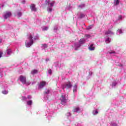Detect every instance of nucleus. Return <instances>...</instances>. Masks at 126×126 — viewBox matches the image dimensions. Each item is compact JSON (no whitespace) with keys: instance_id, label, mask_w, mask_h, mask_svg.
Here are the masks:
<instances>
[{"instance_id":"c85d7f7f","label":"nucleus","mask_w":126,"mask_h":126,"mask_svg":"<svg viewBox=\"0 0 126 126\" xmlns=\"http://www.w3.org/2000/svg\"><path fill=\"white\" fill-rule=\"evenodd\" d=\"M110 126H118V124H117V123H116V122L113 121L111 123Z\"/></svg>"},{"instance_id":"20e7f679","label":"nucleus","mask_w":126,"mask_h":126,"mask_svg":"<svg viewBox=\"0 0 126 126\" xmlns=\"http://www.w3.org/2000/svg\"><path fill=\"white\" fill-rule=\"evenodd\" d=\"M19 80L22 83V84H24L25 85H30V84H31V83L26 81V77L25 76H20L19 77Z\"/></svg>"},{"instance_id":"1a4fd4ad","label":"nucleus","mask_w":126,"mask_h":126,"mask_svg":"<svg viewBox=\"0 0 126 126\" xmlns=\"http://www.w3.org/2000/svg\"><path fill=\"white\" fill-rule=\"evenodd\" d=\"M46 85H47V82L45 81L40 82V84L38 85V89H42V88H44Z\"/></svg>"},{"instance_id":"58836bf2","label":"nucleus","mask_w":126,"mask_h":126,"mask_svg":"<svg viewBox=\"0 0 126 126\" xmlns=\"http://www.w3.org/2000/svg\"><path fill=\"white\" fill-rule=\"evenodd\" d=\"M92 74H93V72L92 71H90L89 73V77L90 78L91 76H92Z\"/></svg>"},{"instance_id":"a878e982","label":"nucleus","mask_w":126,"mask_h":126,"mask_svg":"<svg viewBox=\"0 0 126 126\" xmlns=\"http://www.w3.org/2000/svg\"><path fill=\"white\" fill-rule=\"evenodd\" d=\"M47 75H51V74H52V69H47Z\"/></svg>"},{"instance_id":"7c9ffc66","label":"nucleus","mask_w":126,"mask_h":126,"mask_svg":"<svg viewBox=\"0 0 126 126\" xmlns=\"http://www.w3.org/2000/svg\"><path fill=\"white\" fill-rule=\"evenodd\" d=\"M74 112L75 113H78L79 112V107H76L74 109Z\"/></svg>"},{"instance_id":"c03bdc74","label":"nucleus","mask_w":126,"mask_h":126,"mask_svg":"<svg viewBox=\"0 0 126 126\" xmlns=\"http://www.w3.org/2000/svg\"><path fill=\"white\" fill-rule=\"evenodd\" d=\"M66 116H67V117H70V116H71V114L70 113V112H68L66 114Z\"/></svg>"},{"instance_id":"4be33fe9","label":"nucleus","mask_w":126,"mask_h":126,"mask_svg":"<svg viewBox=\"0 0 126 126\" xmlns=\"http://www.w3.org/2000/svg\"><path fill=\"white\" fill-rule=\"evenodd\" d=\"M54 65L57 67V68H60V63L59 62H56L54 63Z\"/></svg>"},{"instance_id":"f3484780","label":"nucleus","mask_w":126,"mask_h":126,"mask_svg":"<svg viewBox=\"0 0 126 126\" xmlns=\"http://www.w3.org/2000/svg\"><path fill=\"white\" fill-rule=\"evenodd\" d=\"M59 27H58V26H55L54 28V32H55V33H57V32H59Z\"/></svg>"},{"instance_id":"a18cd8bd","label":"nucleus","mask_w":126,"mask_h":126,"mask_svg":"<svg viewBox=\"0 0 126 126\" xmlns=\"http://www.w3.org/2000/svg\"><path fill=\"white\" fill-rule=\"evenodd\" d=\"M2 57V51H0V58Z\"/></svg>"},{"instance_id":"6ab92c4d","label":"nucleus","mask_w":126,"mask_h":126,"mask_svg":"<svg viewBox=\"0 0 126 126\" xmlns=\"http://www.w3.org/2000/svg\"><path fill=\"white\" fill-rule=\"evenodd\" d=\"M117 35H121V34H123V30L121 29H118L116 32Z\"/></svg>"},{"instance_id":"f03ea898","label":"nucleus","mask_w":126,"mask_h":126,"mask_svg":"<svg viewBox=\"0 0 126 126\" xmlns=\"http://www.w3.org/2000/svg\"><path fill=\"white\" fill-rule=\"evenodd\" d=\"M91 37V35H90V34H86L84 38H81L78 42L74 43L72 46L73 49L77 51V50H78L82 45L85 44V42L87 39H89Z\"/></svg>"},{"instance_id":"9d476101","label":"nucleus","mask_w":126,"mask_h":126,"mask_svg":"<svg viewBox=\"0 0 126 126\" xmlns=\"http://www.w3.org/2000/svg\"><path fill=\"white\" fill-rule=\"evenodd\" d=\"M47 48H48V44H42L41 50H42V51H43V52H44L45 53H46V52H47Z\"/></svg>"},{"instance_id":"b1692460","label":"nucleus","mask_w":126,"mask_h":126,"mask_svg":"<svg viewBox=\"0 0 126 126\" xmlns=\"http://www.w3.org/2000/svg\"><path fill=\"white\" fill-rule=\"evenodd\" d=\"M42 31H47L49 29L48 27L43 26L41 28Z\"/></svg>"},{"instance_id":"9b49d317","label":"nucleus","mask_w":126,"mask_h":126,"mask_svg":"<svg viewBox=\"0 0 126 126\" xmlns=\"http://www.w3.org/2000/svg\"><path fill=\"white\" fill-rule=\"evenodd\" d=\"M111 35H114V32L111 30H108L105 32V36H110Z\"/></svg>"},{"instance_id":"e433bc0d","label":"nucleus","mask_w":126,"mask_h":126,"mask_svg":"<svg viewBox=\"0 0 126 126\" xmlns=\"http://www.w3.org/2000/svg\"><path fill=\"white\" fill-rule=\"evenodd\" d=\"M109 54L110 55H113V56H115V54H116V52L115 51H110L109 52Z\"/></svg>"},{"instance_id":"6e6552de","label":"nucleus","mask_w":126,"mask_h":126,"mask_svg":"<svg viewBox=\"0 0 126 126\" xmlns=\"http://www.w3.org/2000/svg\"><path fill=\"white\" fill-rule=\"evenodd\" d=\"M66 9L70 11H72L74 9V6H73L72 3L68 4L66 7Z\"/></svg>"},{"instance_id":"37998d69","label":"nucleus","mask_w":126,"mask_h":126,"mask_svg":"<svg viewBox=\"0 0 126 126\" xmlns=\"http://www.w3.org/2000/svg\"><path fill=\"white\" fill-rule=\"evenodd\" d=\"M45 63H48V62H50V58H46L45 60Z\"/></svg>"},{"instance_id":"f704fd0d","label":"nucleus","mask_w":126,"mask_h":126,"mask_svg":"<svg viewBox=\"0 0 126 126\" xmlns=\"http://www.w3.org/2000/svg\"><path fill=\"white\" fill-rule=\"evenodd\" d=\"M122 19H124V17L122 15H120L118 17V20H122Z\"/></svg>"},{"instance_id":"79ce46f5","label":"nucleus","mask_w":126,"mask_h":126,"mask_svg":"<svg viewBox=\"0 0 126 126\" xmlns=\"http://www.w3.org/2000/svg\"><path fill=\"white\" fill-rule=\"evenodd\" d=\"M75 126H82L81 123H77L75 124Z\"/></svg>"},{"instance_id":"dca6fc26","label":"nucleus","mask_w":126,"mask_h":126,"mask_svg":"<svg viewBox=\"0 0 126 126\" xmlns=\"http://www.w3.org/2000/svg\"><path fill=\"white\" fill-rule=\"evenodd\" d=\"M73 92L74 94L76 93V92H77V85H75L73 87Z\"/></svg>"},{"instance_id":"4c0bfd02","label":"nucleus","mask_w":126,"mask_h":126,"mask_svg":"<svg viewBox=\"0 0 126 126\" xmlns=\"http://www.w3.org/2000/svg\"><path fill=\"white\" fill-rule=\"evenodd\" d=\"M93 27V25H91V26H89V27H88L87 28V29L88 30H90V29H92V28Z\"/></svg>"},{"instance_id":"5701e85b","label":"nucleus","mask_w":126,"mask_h":126,"mask_svg":"<svg viewBox=\"0 0 126 126\" xmlns=\"http://www.w3.org/2000/svg\"><path fill=\"white\" fill-rule=\"evenodd\" d=\"M78 8H83L84 7H85V4L82 3L80 4L78 6Z\"/></svg>"},{"instance_id":"f8f14e48","label":"nucleus","mask_w":126,"mask_h":126,"mask_svg":"<svg viewBox=\"0 0 126 126\" xmlns=\"http://www.w3.org/2000/svg\"><path fill=\"white\" fill-rule=\"evenodd\" d=\"M89 50L90 51H94L95 50V45L94 44H91L89 46Z\"/></svg>"},{"instance_id":"393cba45","label":"nucleus","mask_w":126,"mask_h":126,"mask_svg":"<svg viewBox=\"0 0 126 126\" xmlns=\"http://www.w3.org/2000/svg\"><path fill=\"white\" fill-rule=\"evenodd\" d=\"M2 94H3L4 95H6L8 94V91L6 90L2 91Z\"/></svg>"},{"instance_id":"72a5a7b5","label":"nucleus","mask_w":126,"mask_h":126,"mask_svg":"<svg viewBox=\"0 0 126 126\" xmlns=\"http://www.w3.org/2000/svg\"><path fill=\"white\" fill-rule=\"evenodd\" d=\"M117 82H114L113 83H112L111 85L112 87H116V86H117Z\"/></svg>"},{"instance_id":"09e8293b","label":"nucleus","mask_w":126,"mask_h":126,"mask_svg":"<svg viewBox=\"0 0 126 126\" xmlns=\"http://www.w3.org/2000/svg\"><path fill=\"white\" fill-rule=\"evenodd\" d=\"M33 84H35V82H32V85H33Z\"/></svg>"},{"instance_id":"c9c22d12","label":"nucleus","mask_w":126,"mask_h":126,"mask_svg":"<svg viewBox=\"0 0 126 126\" xmlns=\"http://www.w3.org/2000/svg\"><path fill=\"white\" fill-rule=\"evenodd\" d=\"M8 86L6 84L3 85L2 88V89H7Z\"/></svg>"},{"instance_id":"0eeeda50","label":"nucleus","mask_w":126,"mask_h":126,"mask_svg":"<svg viewBox=\"0 0 126 126\" xmlns=\"http://www.w3.org/2000/svg\"><path fill=\"white\" fill-rule=\"evenodd\" d=\"M11 12L6 11L3 15L4 19H7V18H9V17H11Z\"/></svg>"},{"instance_id":"de8ad7c7","label":"nucleus","mask_w":126,"mask_h":126,"mask_svg":"<svg viewBox=\"0 0 126 126\" xmlns=\"http://www.w3.org/2000/svg\"><path fill=\"white\" fill-rule=\"evenodd\" d=\"M22 3H25V0H23L22 1Z\"/></svg>"},{"instance_id":"a211bd4d","label":"nucleus","mask_w":126,"mask_h":126,"mask_svg":"<svg viewBox=\"0 0 126 126\" xmlns=\"http://www.w3.org/2000/svg\"><path fill=\"white\" fill-rule=\"evenodd\" d=\"M84 17H85V14L82 12H80L78 18H83Z\"/></svg>"},{"instance_id":"8fccbe9b","label":"nucleus","mask_w":126,"mask_h":126,"mask_svg":"<svg viewBox=\"0 0 126 126\" xmlns=\"http://www.w3.org/2000/svg\"><path fill=\"white\" fill-rule=\"evenodd\" d=\"M1 39H0V43H1Z\"/></svg>"},{"instance_id":"7ed1b4c3","label":"nucleus","mask_w":126,"mask_h":126,"mask_svg":"<svg viewBox=\"0 0 126 126\" xmlns=\"http://www.w3.org/2000/svg\"><path fill=\"white\" fill-rule=\"evenodd\" d=\"M46 4H47V11L48 12H52L53 11V7L55 5V1H50V0H46Z\"/></svg>"},{"instance_id":"39448f33","label":"nucleus","mask_w":126,"mask_h":126,"mask_svg":"<svg viewBox=\"0 0 126 126\" xmlns=\"http://www.w3.org/2000/svg\"><path fill=\"white\" fill-rule=\"evenodd\" d=\"M60 100L61 101V104H62V105H65L66 101H67V95L65 94H62Z\"/></svg>"},{"instance_id":"aec40b11","label":"nucleus","mask_w":126,"mask_h":126,"mask_svg":"<svg viewBox=\"0 0 126 126\" xmlns=\"http://www.w3.org/2000/svg\"><path fill=\"white\" fill-rule=\"evenodd\" d=\"M117 65L118 66H121V67H123L125 66V65H126V62H125V63H118Z\"/></svg>"},{"instance_id":"2f4dec72","label":"nucleus","mask_w":126,"mask_h":126,"mask_svg":"<svg viewBox=\"0 0 126 126\" xmlns=\"http://www.w3.org/2000/svg\"><path fill=\"white\" fill-rule=\"evenodd\" d=\"M120 3V1L119 0H114V5H118Z\"/></svg>"},{"instance_id":"bb28decb","label":"nucleus","mask_w":126,"mask_h":126,"mask_svg":"<svg viewBox=\"0 0 126 126\" xmlns=\"http://www.w3.org/2000/svg\"><path fill=\"white\" fill-rule=\"evenodd\" d=\"M110 42H111V38H110L109 37L106 38V39H105V43L106 44H109V43H110Z\"/></svg>"},{"instance_id":"ddd939ff","label":"nucleus","mask_w":126,"mask_h":126,"mask_svg":"<svg viewBox=\"0 0 126 126\" xmlns=\"http://www.w3.org/2000/svg\"><path fill=\"white\" fill-rule=\"evenodd\" d=\"M31 9L32 11H37V9L36 8L35 4H32L31 5Z\"/></svg>"},{"instance_id":"423d86ee","label":"nucleus","mask_w":126,"mask_h":126,"mask_svg":"<svg viewBox=\"0 0 126 126\" xmlns=\"http://www.w3.org/2000/svg\"><path fill=\"white\" fill-rule=\"evenodd\" d=\"M72 87V84L70 82L65 83L63 86V89H69Z\"/></svg>"},{"instance_id":"f257e3e1","label":"nucleus","mask_w":126,"mask_h":126,"mask_svg":"<svg viewBox=\"0 0 126 126\" xmlns=\"http://www.w3.org/2000/svg\"><path fill=\"white\" fill-rule=\"evenodd\" d=\"M37 40H39V34L34 32L31 33L26 41V46L27 48H30L33 44L34 41H37Z\"/></svg>"},{"instance_id":"cd10ccee","label":"nucleus","mask_w":126,"mask_h":126,"mask_svg":"<svg viewBox=\"0 0 126 126\" xmlns=\"http://www.w3.org/2000/svg\"><path fill=\"white\" fill-rule=\"evenodd\" d=\"M93 115H94V116H96V115H98V110H94L93 111Z\"/></svg>"},{"instance_id":"4468645a","label":"nucleus","mask_w":126,"mask_h":126,"mask_svg":"<svg viewBox=\"0 0 126 126\" xmlns=\"http://www.w3.org/2000/svg\"><path fill=\"white\" fill-rule=\"evenodd\" d=\"M12 54V50H11V49L8 48L6 50V54L7 55L8 57V56H10Z\"/></svg>"},{"instance_id":"473e14b6","label":"nucleus","mask_w":126,"mask_h":126,"mask_svg":"<svg viewBox=\"0 0 126 126\" xmlns=\"http://www.w3.org/2000/svg\"><path fill=\"white\" fill-rule=\"evenodd\" d=\"M32 101L31 100L27 101V105H28L29 106H31V105H32Z\"/></svg>"},{"instance_id":"49530a36","label":"nucleus","mask_w":126,"mask_h":126,"mask_svg":"<svg viewBox=\"0 0 126 126\" xmlns=\"http://www.w3.org/2000/svg\"><path fill=\"white\" fill-rule=\"evenodd\" d=\"M27 98L30 100V99H32V96L31 95H28Z\"/></svg>"},{"instance_id":"ea45409f","label":"nucleus","mask_w":126,"mask_h":126,"mask_svg":"<svg viewBox=\"0 0 126 126\" xmlns=\"http://www.w3.org/2000/svg\"><path fill=\"white\" fill-rule=\"evenodd\" d=\"M60 66L59 67V68H63V66H64V64L63 63H61V64H60Z\"/></svg>"},{"instance_id":"2eb2a0df","label":"nucleus","mask_w":126,"mask_h":126,"mask_svg":"<svg viewBox=\"0 0 126 126\" xmlns=\"http://www.w3.org/2000/svg\"><path fill=\"white\" fill-rule=\"evenodd\" d=\"M48 94H50V90H48V89H46L45 93H44V99L45 100H48V97H46L45 96L48 95Z\"/></svg>"},{"instance_id":"a19ab883","label":"nucleus","mask_w":126,"mask_h":126,"mask_svg":"<svg viewBox=\"0 0 126 126\" xmlns=\"http://www.w3.org/2000/svg\"><path fill=\"white\" fill-rule=\"evenodd\" d=\"M22 98L23 101H26V100H27V98L25 96H22Z\"/></svg>"},{"instance_id":"412c9836","label":"nucleus","mask_w":126,"mask_h":126,"mask_svg":"<svg viewBox=\"0 0 126 126\" xmlns=\"http://www.w3.org/2000/svg\"><path fill=\"white\" fill-rule=\"evenodd\" d=\"M37 72H38V70H37L33 69V70H32L31 73L32 75H34V74H36V73H37Z\"/></svg>"},{"instance_id":"c756f323","label":"nucleus","mask_w":126,"mask_h":126,"mask_svg":"<svg viewBox=\"0 0 126 126\" xmlns=\"http://www.w3.org/2000/svg\"><path fill=\"white\" fill-rule=\"evenodd\" d=\"M17 15L18 17H20L22 16V13H21L20 11H18L17 12Z\"/></svg>"}]
</instances>
